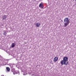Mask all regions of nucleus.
<instances>
[{
  "mask_svg": "<svg viewBox=\"0 0 76 76\" xmlns=\"http://www.w3.org/2000/svg\"><path fill=\"white\" fill-rule=\"evenodd\" d=\"M68 58L67 57H65L63 58V60H62L61 63L62 65H65V66H67L68 64H69V61H68Z\"/></svg>",
  "mask_w": 76,
  "mask_h": 76,
  "instance_id": "obj_1",
  "label": "nucleus"
},
{
  "mask_svg": "<svg viewBox=\"0 0 76 76\" xmlns=\"http://www.w3.org/2000/svg\"><path fill=\"white\" fill-rule=\"evenodd\" d=\"M64 27H66L69 24L70 21L69 20V18H66L64 19Z\"/></svg>",
  "mask_w": 76,
  "mask_h": 76,
  "instance_id": "obj_2",
  "label": "nucleus"
},
{
  "mask_svg": "<svg viewBox=\"0 0 76 76\" xmlns=\"http://www.w3.org/2000/svg\"><path fill=\"white\" fill-rule=\"evenodd\" d=\"M10 67H11V72H13V73L14 72H15V69L13 68V64H10Z\"/></svg>",
  "mask_w": 76,
  "mask_h": 76,
  "instance_id": "obj_3",
  "label": "nucleus"
},
{
  "mask_svg": "<svg viewBox=\"0 0 76 76\" xmlns=\"http://www.w3.org/2000/svg\"><path fill=\"white\" fill-rule=\"evenodd\" d=\"M58 60V58L57 57H55L53 61L54 62H56V61Z\"/></svg>",
  "mask_w": 76,
  "mask_h": 76,
  "instance_id": "obj_4",
  "label": "nucleus"
},
{
  "mask_svg": "<svg viewBox=\"0 0 76 76\" xmlns=\"http://www.w3.org/2000/svg\"><path fill=\"white\" fill-rule=\"evenodd\" d=\"M36 25L37 27H39L40 26V23H37L36 24Z\"/></svg>",
  "mask_w": 76,
  "mask_h": 76,
  "instance_id": "obj_5",
  "label": "nucleus"
},
{
  "mask_svg": "<svg viewBox=\"0 0 76 76\" xmlns=\"http://www.w3.org/2000/svg\"><path fill=\"white\" fill-rule=\"evenodd\" d=\"M19 71H15L13 72V74L15 75V74H18V73H19Z\"/></svg>",
  "mask_w": 76,
  "mask_h": 76,
  "instance_id": "obj_6",
  "label": "nucleus"
},
{
  "mask_svg": "<svg viewBox=\"0 0 76 76\" xmlns=\"http://www.w3.org/2000/svg\"><path fill=\"white\" fill-rule=\"evenodd\" d=\"M16 45V44H15V43H12V45H11V47L12 48H13L14 47H15V46Z\"/></svg>",
  "mask_w": 76,
  "mask_h": 76,
  "instance_id": "obj_7",
  "label": "nucleus"
},
{
  "mask_svg": "<svg viewBox=\"0 0 76 76\" xmlns=\"http://www.w3.org/2000/svg\"><path fill=\"white\" fill-rule=\"evenodd\" d=\"M41 7L42 8H43V7H44L43 4H42V3H40L39 5V7Z\"/></svg>",
  "mask_w": 76,
  "mask_h": 76,
  "instance_id": "obj_8",
  "label": "nucleus"
},
{
  "mask_svg": "<svg viewBox=\"0 0 76 76\" xmlns=\"http://www.w3.org/2000/svg\"><path fill=\"white\" fill-rule=\"evenodd\" d=\"M7 16L6 15H4L3 17V20H6V18H7Z\"/></svg>",
  "mask_w": 76,
  "mask_h": 76,
  "instance_id": "obj_9",
  "label": "nucleus"
},
{
  "mask_svg": "<svg viewBox=\"0 0 76 76\" xmlns=\"http://www.w3.org/2000/svg\"><path fill=\"white\" fill-rule=\"evenodd\" d=\"M6 70L7 72H10V68H9V67H6Z\"/></svg>",
  "mask_w": 76,
  "mask_h": 76,
  "instance_id": "obj_10",
  "label": "nucleus"
},
{
  "mask_svg": "<svg viewBox=\"0 0 76 76\" xmlns=\"http://www.w3.org/2000/svg\"><path fill=\"white\" fill-rule=\"evenodd\" d=\"M3 32H4L3 33V35H6L7 34V33H6V32L5 31H4Z\"/></svg>",
  "mask_w": 76,
  "mask_h": 76,
  "instance_id": "obj_11",
  "label": "nucleus"
},
{
  "mask_svg": "<svg viewBox=\"0 0 76 76\" xmlns=\"http://www.w3.org/2000/svg\"><path fill=\"white\" fill-rule=\"evenodd\" d=\"M1 76H4V75H1Z\"/></svg>",
  "mask_w": 76,
  "mask_h": 76,
  "instance_id": "obj_12",
  "label": "nucleus"
},
{
  "mask_svg": "<svg viewBox=\"0 0 76 76\" xmlns=\"http://www.w3.org/2000/svg\"><path fill=\"white\" fill-rule=\"evenodd\" d=\"M75 1H76V0H75Z\"/></svg>",
  "mask_w": 76,
  "mask_h": 76,
  "instance_id": "obj_13",
  "label": "nucleus"
}]
</instances>
